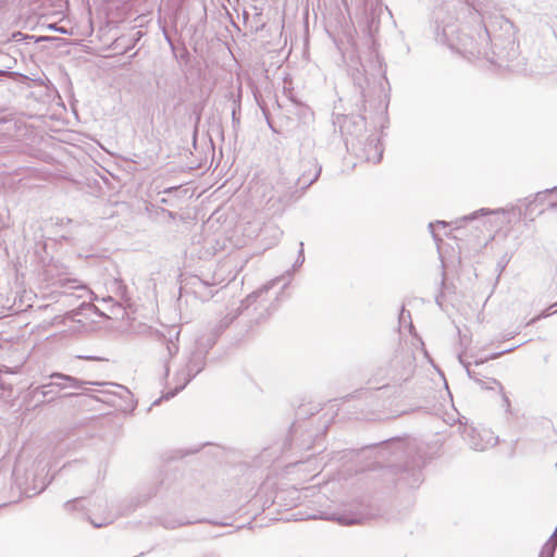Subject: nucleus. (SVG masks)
Wrapping results in <instances>:
<instances>
[{
	"label": "nucleus",
	"instance_id": "nucleus-26",
	"mask_svg": "<svg viewBox=\"0 0 557 557\" xmlns=\"http://www.w3.org/2000/svg\"><path fill=\"white\" fill-rule=\"evenodd\" d=\"M240 110L239 106H235L232 110V120L234 124L239 123V117L237 115V112Z\"/></svg>",
	"mask_w": 557,
	"mask_h": 557
},
{
	"label": "nucleus",
	"instance_id": "nucleus-44",
	"mask_svg": "<svg viewBox=\"0 0 557 557\" xmlns=\"http://www.w3.org/2000/svg\"><path fill=\"white\" fill-rule=\"evenodd\" d=\"M161 399L154 400L153 405H158Z\"/></svg>",
	"mask_w": 557,
	"mask_h": 557
},
{
	"label": "nucleus",
	"instance_id": "nucleus-11",
	"mask_svg": "<svg viewBox=\"0 0 557 557\" xmlns=\"http://www.w3.org/2000/svg\"><path fill=\"white\" fill-rule=\"evenodd\" d=\"M533 202H539L542 205L547 203V209H556L557 208V186L552 189L539 191L535 195Z\"/></svg>",
	"mask_w": 557,
	"mask_h": 557
},
{
	"label": "nucleus",
	"instance_id": "nucleus-39",
	"mask_svg": "<svg viewBox=\"0 0 557 557\" xmlns=\"http://www.w3.org/2000/svg\"><path fill=\"white\" fill-rule=\"evenodd\" d=\"M76 394H73V393H70V394H66L65 396L67 397H72V396H75Z\"/></svg>",
	"mask_w": 557,
	"mask_h": 557
},
{
	"label": "nucleus",
	"instance_id": "nucleus-21",
	"mask_svg": "<svg viewBox=\"0 0 557 557\" xmlns=\"http://www.w3.org/2000/svg\"><path fill=\"white\" fill-rule=\"evenodd\" d=\"M557 312V301L555 304H553L552 306H549L546 310H544L543 312H541L539 315H536L535 318H533L530 323H535L536 321L543 319V318H547L549 317L552 313H555Z\"/></svg>",
	"mask_w": 557,
	"mask_h": 557
},
{
	"label": "nucleus",
	"instance_id": "nucleus-7",
	"mask_svg": "<svg viewBox=\"0 0 557 557\" xmlns=\"http://www.w3.org/2000/svg\"><path fill=\"white\" fill-rule=\"evenodd\" d=\"M50 379L57 380L54 383H62L66 384L67 387H72L75 389H83L85 385H99V386H112L116 387L119 389L124 391L125 393L129 394V392L122 385L115 384V383H109V382H91V381H83L75 376L67 375L61 372H53L49 375Z\"/></svg>",
	"mask_w": 557,
	"mask_h": 557
},
{
	"label": "nucleus",
	"instance_id": "nucleus-30",
	"mask_svg": "<svg viewBox=\"0 0 557 557\" xmlns=\"http://www.w3.org/2000/svg\"><path fill=\"white\" fill-rule=\"evenodd\" d=\"M77 358L83 359V360H96V361L104 360V358L96 357V356H78Z\"/></svg>",
	"mask_w": 557,
	"mask_h": 557
},
{
	"label": "nucleus",
	"instance_id": "nucleus-15",
	"mask_svg": "<svg viewBox=\"0 0 557 557\" xmlns=\"http://www.w3.org/2000/svg\"><path fill=\"white\" fill-rule=\"evenodd\" d=\"M497 212H498V210L493 211V210L482 208L480 210L474 211L471 214L463 215L462 218L454 221L453 223L456 225V228H459L462 226L463 222L473 221V220L478 219L480 215H487V214L497 213Z\"/></svg>",
	"mask_w": 557,
	"mask_h": 557
},
{
	"label": "nucleus",
	"instance_id": "nucleus-38",
	"mask_svg": "<svg viewBox=\"0 0 557 557\" xmlns=\"http://www.w3.org/2000/svg\"><path fill=\"white\" fill-rule=\"evenodd\" d=\"M436 223L440 224V225H443V226L447 225V223L445 221H437Z\"/></svg>",
	"mask_w": 557,
	"mask_h": 557
},
{
	"label": "nucleus",
	"instance_id": "nucleus-45",
	"mask_svg": "<svg viewBox=\"0 0 557 557\" xmlns=\"http://www.w3.org/2000/svg\"><path fill=\"white\" fill-rule=\"evenodd\" d=\"M58 30H59L60 33H63V34L65 33V32L63 30V28H58Z\"/></svg>",
	"mask_w": 557,
	"mask_h": 557
},
{
	"label": "nucleus",
	"instance_id": "nucleus-31",
	"mask_svg": "<svg viewBox=\"0 0 557 557\" xmlns=\"http://www.w3.org/2000/svg\"><path fill=\"white\" fill-rule=\"evenodd\" d=\"M9 119H10V113L1 115L0 116V125H3L5 127V125H8Z\"/></svg>",
	"mask_w": 557,
	"mask_h": 557
},
{
	"label": "nucleus",
	"instance_id": "nucleus-32",
	"mask_svg": "<svg viewBox=\"0 0 557 557\" xmlns=\"http://www.w3.org/2000/svg\"><path fill=\"white\" fill-rule=\"evenodd\" d=\"M547 542H553L554 544H556L557 546V529L555 530V532L550 535V537L548 539Z\"/></svg>",
	"mask_w": 557,
	"mask_h": 557
},
{
	"label": "nucleus",
	"instance_id": "nucleus-46",
	"mask_svg": "<svg viewBox=\"0 0 557 557\" xmlns=\"http://www.w3.org/2000/svg\"><path fill=\"white\" fill-rule=\"evenodd\" d=\"M172 190V188H168L164 190V193H170Z\"/></svg>",
	"mask_w": 557,
	"mask_h": 557
},
{
	"label": "nucleus",
	"instance_id": "nucleus-33",
	"mask_svg": "<svg viewBox=\"0 0 557 557\" xmlns=\"http://www.w3.org/2000/svg\"><path fill=\"white\" fill-rule=\"evenodd\" d=\"M429 228H430V231H431V233H432V235H433V238H434L435 240H440V238L437 237V235H436V234H435V232H434V223H430V224H429Z\"/></svg>",
	"mask_w": 557,
	"mask_h": 557
},
{
	"label": "nucleus",
	"instance_id": "nucleus-34",
	"mask_svg": "<svg viewBox=\"0 0 557 557\" xmlns=\"http://www.w3.org/2000/svg\"><path fill=\"white\" fill-rule=\"evenodd\" d=\"M170 373V366H169V362L166 361L165 364H164V374L165 376H168Z\"/></svg>",
	"mask_w": 557,
	"mask_h": 557
},
{
	"label": "nucleus",
	"instance_id": "nucleus-5",
	"mask_svg": "<svg viewBox=\"0 0 557 557\" xmlns=\"http://www.w3.org/2000/svg\"><path fill=\"white\" fill-rule=\"evenodd\" d=\"M414 370L416 359L412 354L403 352L394 356L387 369L386 376L388 379V383L383 387H387L391 384L401 385L413 376Z\"/></svg>",
	"mask_w": 557,
	"mask_h": 557
},
{
	"label": "nucleus",
	"instance_id": "nucleus-17",
	"mask_svg": "<svg viewBox=\"0 0 557 557\" xmlns=\"http://www.w3.org/2000/svg\"><path fill=\"white\" fill-rule=\"evenodd\" d=\"M357 75H354V82H355V85L358 86V88L360 89V96H361V99L362 101L364 102L366 100V87L369 85V79L368 77L360 73L359 70H357Z\"/></svg>",
	"mask_w": 557,
	"mask_h": 557
},
{
	"label": "nucleus",
	"instance_id": "nucleus-24",
	"mask_svg": "<svg viewBox=\"0 0 557 557\" xmlns=\"http://www.w3.org/2000/svg\"><path fill=\"white\" fill-rule=\"evenodd\" d=\"M513 349H515V348H508V349L503 350V351H500V352L492 354L490 357L485 358L484 360H483V359H481V360H476V361H475V364H476V366H478V364H481V363H483L485 360L496 359V358H498L499 356H502V355H504V354H506V352H510V351H512Z\"/></svg>",
	"mask_w": 557,
	"mask_h": 557
},
{
	"label": "nucleus",
	"instance_id": "nucleus-23",
	"mask_svg": "<svg viewBox=\"0 0 557 557\" xmlns=\"http://www.w3.org/2000/svg\"><path fill=\"white\" fill-rule=\"evenodd\" d=\"M166 350L169 358H172L178 352V345L176 342L172 339V337L169 341H166Z\"/></svg>",
	"mask_w": 557,
	"mask_h": 557
},
{
	"label": "nucleus",
	"instance_id": "nucleus-18",
	"mask_svg": "<svg viewBox=\"0 0 557 557\" xmlns=\"http://www.w3.org/2000/svg\"><path fill=\"white\" fill-rule=\"evenodd\" d=\"M305 262V253H304V243L300 242L299 243V251H298V256H297V259L295 261V263L293 264L292 269L288 270L286 273L288 275H292V273L294 271H296L298 268H300L302 265V263Z\"/></svg>",
	"mask_w": 557,
	"mask_h": 557
},
{
	"label": "nucleus",
	"instance_id": "nucleus-19",
	"mask_svg": "<svg viewBox=\"0 0 557 557\" xmlns=\"http://www.w3.org/2000/svg\"><path fill=\"white\" fill-rule=\"evenodd\" d=\"M556 547V544L553 542H546L542 547L540 557H554Z\"/></svg>",
	"mask_w": 557,
	"mask_h": 557
},
{
	"label": "nucleus",
	"instance_id": "nucleus-20",
	"mask_svg": "<svg viewBox=\"0 0 557 557\" xmlns=\"http://www.w3.org/2000/svg\"><path fill=\"white\" fill-rule=\"evenodd\" d=\"M195 285H196V287H198V288H201V289L208 290L206 294H203V295H202V294H200V295H199V296H200V298H201L202 300L209 299V298H211V297L213 296L212 290H211V289H209V285H208L206 282H203V281H201V280L197 278V280H196Z\"/></svg>",
	"mask_w": 557,
	"mask_h": 557
},
{
	"label": "nucleus",
	"instance_id": "nucleus-25",
	"mask_svg": "<svg viewBox=\"0 0 557 557\" xmlns=\"http://www.w3.org/2000/svg\"><path fill=\"white\" fill-rule=\"evenodd\" d=\"M113 521V518L112 517H107V518H103L102 521H96L94 519L90 520V522L92 523L94 527L96 528H101V527H104V525H108L110 524L111 522Z\"/></svg>",
	"mask_w": 557,
	"mask_h": 557
},
{
	"label": "nucleus",
	"instance_id": "nucleus-22",
	"mask_svg": "<svg viewBox=\"0 0 557 557\" xmlns=\"http://www.w3.org/2000/svg\"><path fill=\"white\" fill-rule=\"evenodd\" d=\"M375 11L376 9L372 10L370 15L368 16V28L370 34H373L379 28V24L375 17Z\"/></svg>",
	"mask_w": 557,
	"mask_h": 557
},
{
	"label": "nucleus",
	"instance_id": "nucleus-3",
	"mask_svg": "<svg viewBox=\"0 0 557 557\" xmlns=\"http://www.w3.org/2000/svg\"><path fill=\"white\" fill-rule=\"evenodd\" d=\"M278 278H274L262 287L249 294L244 300L240 301L236 308H231L227 312L213 325H211L208 334L199 337L200 344L203 342L207 344V349H211L216 343L219 336L243 313L244 310L248 309L249 306L257 301L263 294H267L276 283Z\"/></svg>",
	"mask_w": 557,
	"mask_h": 557
},
{
	"label": "nucleus",
	"instance_id": "nucleus-42",
	"mask_svg": "<svg viewBox=\"0 0 557 557\" xmlns=\"http://www.w3.org/2000/svg\"><path fill=\"white\" fill-rule=\"evenodd\" d=\"M260 107H261V109H262V112H263L264 114H267L265 109H264L261 104H260Z\"/></svg>",
	"mask_w": 557,
	"mask_h": 557
},
{
	"label": "nucleus",
	"instance_id": "nucleus-47",
	"mask_svg": "<svg viewBox=\"0 0 557 557\" xmlns=\"http://www.w3.org/2000/svg\"><path fill=\"white\" fill-rule=\"evenodd\" d=\"M268 123H269V127H271L274 131V128L272 127V124L269 121H268Z\"/></svg>",
	"mask_w": 557,
	"mask_h": 557
},
{
	"label": "nucleus",
	"instance_id": "nucleus-29",
	"mask_svg": "<svg viewBox=\"0 0 557 557\" xmlns=\"http://www.w3.org/2000/svg\"><path fill=\"white\" fill-rule=\"evenodd\" d=\"M161 213L164 214L169 220H175L176 214L170 210L161 209Z\"/></svg>",
	"mask_w": 557,
	"mask_h": 557
},
{
	"label": "nucleus",
	"instance_id": "nucleus-13",
	"mask_svg": "<svg viewBox=\"0 0 557 557\" xmlns=\"http://www.w3.org/2000/svg\"><path fill=\"white\" fill-rule=\"evenodd\" d=\"M368 146L369 149L374 151V153H367V160L372 161L373 163H379L383 156V149L381 148L380 139L375 137L369 138Z\"/></svg>",
	"mask_w": 557,
	"mask_h": 557
},
{
	"label": "nucleus",
	"instance_id": "nucleus-28",
	"mask_svg": "<svg viewBox=\"0 0 557 557\" xmlns=\"http://www.w3.org/2000/svg\"><path fill=\"white\" fill-rule=\"evenodd\" d=\"M78 502V498H75V499H72V500H69L66 503H64V509L67 510V511H71L74 509V505L75 503Z\"/></svg>",
	"mask_w": 557,
	"mask_h": 557
},
{
	"label": "nucleus",
	"instance_id": "nucleus-9",
	"mask_svg": "<svg viewBox=\"0 0 557 557\" xmlns=\"http://www.w3.org/2000/svg\"><path fill=\"white\" fill-rule=\"evenodd\" d=\"M4 134L11 137H23L27 133V125L22 119V116L16 115L15 113L10 112V119L8 125L3 127Z\"/></svg>",
	"mask_w": 557,
	"mask_h": 557
},
{
	"label": "nucleus",
	"instance_id": "nucleus-14",
	"mask_svg": "<svg viewBox=\"0 0 557 557\" xmlns=\"http://www.w3.org/2000/svg\"><path fill=\"white\" fill-rule=\"evenodd\" d=\"M194 523L193 521L186 519L185 517L174 518V517H163L160 520V524L165 529H176L178 527L187 525Z\"/></svg>",
	"mask_w": 557,
	"mask_h": 557
},
{
	"label": "nucleus",
	"instance_id": "nucleus-8",
	"mask_svg": "<svg viewBox=\"0 0 557 557\" xmlns=\"http://www.w3.org/2000/svg\"><path fill=\"white\" fill-rule=\"evenodd\" d=\"M54 387H57L59 389H64L67 387V385L62 384V383L50 382V383L42 384V385L36 386V387L30 386L29 395L33 398H37L38 396H41V398L37 399V405L44 404V403H49V401H52L58 396L57 392H54Z\"/></svg>",
	"mask_w": 557,
	"mask_h": 557
},
{
	"label": "nucleus",
	"instance_id": "nucleus-2",
	"mask_svg": "<svg viewBox=\"0 0 557 557\" xmlns=\"http://www.w3.org/2000/svg\"><path fill=\"white\" fill-rule=\"evenodd\" d=\"M420 450L418 442L409 437H394L382 442L379 446V455L384 458L388 467L408 473L412 478L411 481H408L410 486L421 482L420 470L425 460Z\"/></svg>",
	"mask_w": 557,
	"mask_h": 557
},
{
	"label": "nucleus",
	"instance_id": "nucleus-16",
	"mask_svg": "<svg viewBox=\"0 0 557 557\" xmlns=\"http://www.w3.org/2000/svg\"><path fill=\"white\" fill-rule=\"evenodd\" d=\"M355 127L356 132L361 133L366 128V117L363 115H357L351 117H345L343 128L349 131V125Z\"/></svg>",
	"mask_w": 557,
	"mask_h": 557
},
{
	"label": "nucleus",
	"instance_id": "nucleus-37",
	"mask_svg": "<svg viewBox=\"0 0 557 557\" xmlns=\"http://www.w3.org/2000/svg\"><path fill=\"white\" fill-rule=\"evenodd\" d=\"M548 200H557V194L554 196H547Z\"/></svg>",
	"mask_w": 557,
	"mask_h": 557
},
{
	"label": "nucleus",
	"instance_id": "nucleus-4",
	"mask_svg": "<svg viewBox=\"0 0 557 557\" xmlns=\"http://www.w3.org/2000/svg\"><path fill=\"white\" fill-rule=\"evenodd\" d=\"M208 351L209 349H207V344L203 342L201 345L200 339L198 338L197 347L191 352L188 362L182 370L177 371L174 376L175 386L166 391L161 398L170 399L184 389L190 380L205 368Z\"/></svg>",
	"mask_w": 557,
	"mask_h": 557
},
{
	"label": "nucleus",
	"instance_id": "nucleus-6",
	"mask_svg": "<svg viewBox=\"0 0 557 557\" xmlns=\"http://www.w3.org/2000/svg\"><path fill=\"white\" fill-rule=\"evenodd\" d=\"M465 440L469 444L470 448L476 451H483L490 447H493L497 443V437L494 436L490 430H478L474 428H466Z\"/></svg>",
	"mask_w": 557,
	"mask_h": 557
},
{
	"label": "nucleus",
	"instance_id": "nucleus-27",
	"mask_svg": "<svg viewBox=\"0 0 557 557\" xmlns=\"http://www.w3.org/2000/svg\"><path fill=\"white\" fill-rule=\"evenodd\" d=\"M406 319H411V315H410V312L409 311H406L405 308L401 309L400 311V314H399V322H405Z\"/></svg>",
	"mask_w": 557,
	"mask_h": 557
},
{
	"label": "nucleus",
	"instance_id": "nucleus-40",
	"mask_svg": "<svg viewBox=\"0 0 557 557\" xmlns=\"http://www.w3.org/2000/svg\"><path fill=\"white\" fill-rule=\"evenodd\" d=\"M178 335H180V332H175V338L177 339L178 338Z\"/></svg>",
	"mask_w": 557,
	"mask_h": 557
},
{
	"label": "nucleus",
	"instance_id": "nucleus-35",
	"mask_svg": "<svg viewBox=\"0 0 557 557\" xmlns=\"http://www.w3.org/2000/svg\"><path fill=\"white\" fill-rule=\"evenodd\" d=\"M503 399H504V403L509 407V405H510L509 399L504 393H503Z\"/></svg>",
	"mask_w": 557,
	"mask_h": 557
},
{
	"label": "nucleus",
	"instance_id": "nucleus-12",
	"mask_svg": "<svg viewBox=\"0 0 557 557\" xmlns=\"http://www.w3.org/2000/svg\"><path fill=\"white\" fill-rule=\"evenodd\" d=\"M456 30L454 25H445L442 29L440 25H436L435 29V40L437 42L448 45L449 47H454L455 42L453 39V35Z\"/></svg>",
	"mask_w": 557,
	"mask_h": 557
},
{
	"label": "nucleus",
	"instance_id": "nucleus-36",
	"mask_svg": "<svg viewBox=\"0 0 557 557\" xmlns=\"http://www.w3.org/2000/svg\"><path fill=\"white\" fill-rule=\"evenodd\" d=\"M70 288H76V289H85V287L83 285H78V286H70Z\"/></svg>",
	"mask_w": 557,
	"mask_h": 557
},
{
	"label": "nucleus",
	"instance_id": "nucleus-10",
	"mask_svg": "<svg viewBox=\"0 0 557 557\" xmlns=\"http://www.w3.org/2000/svg\"><path fill=\"white\" fill-rule=\"evenodd\" d=\"M459 361L465 367L468 376L471 380L475 381L482 388H486V389L498 388L503 393V386H502V384L497 380L490 379L487 382H485V381H483V380L478 377L476 373L470 369V363L463 361L461 356H459Z\"/></svg>",
	"mask_w": 557,
	"mask_h": 557
},
{
	"label": "nucleus",
	"instance_id": "nucleus-1",
	"mask_svg": "<svg viewBox=\"0 0 557 557\" xmlns=\"http://www.w3.org/2000/svg\"><path fill=\"white\" fill-rule=\"evenodd\" d=\"M301 173L298 177L281 175L272 187V194L268 198V209L274 214L283 213L285 209L299 200L307 188L318 181L322 166L315 159H307L300 162Z\"/></svg>",
	"mask_w": 557,
	"mask_h": 557
},
{
	"label": "nucleus",
	"instance_id": "nucleus-43",
	"mask_svg": "<svg viewBox=\"0 0 557 557\" xmlns=\"http://www.w3.org/2000/svg\"><path fill=\"white\" fill-rule=\"evenodd\" d=\"M161 202H162V203H166V199H165V198H162V199H161Z\"/></svg>",
	"mask_w": 557,
	"mask_h": 557
},
{
	"label": "nucleus",
	"instance_id": "nucleus-41",
	"mask_svg": "<svg viewBox=\"0 0 557 557\" xmlns=\"http://www.w3.org/2000/svg\"><path fill=\"white\" fill-rule=\"evenodd\" d=\"M554 36L557 38V29H554Z\"/></svg>",
	"mask_w": 557,
	"mask_h": 557
}]
</instances>
